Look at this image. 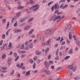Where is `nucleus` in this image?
<instances>
[{"instance_id":"39448f33","label":"nucleus","mask_w":80,"mask_h":80,"mask_svg":"<svg viewBox=\"0 0 80 80\" xmlns=\"http://www.w3.org/2000/svg\"><path fill=\"white\" fill-rule=\"evenodd\" d=\"M50 43H52V40L51 39H49L46 42V45H49Z\"/></svg>"},{"instance_id":"680f3d73","label":"nucleus","mask_w":80,"mask_h":80,"mask_svg":"<svg viewBox=\"0 0 80 80\" xmlns=\"http://www.w3.org/2000/svg\"><path fill=\"white\" fill-rule=\"evenodd\" d=\"M18 78H20V73H18Z\"/></svg>"},{"instance_id":"0e129e2a","label":"nucleus","mask_w":80,"mask_h":80,"mask_svg":"<svg viewBox=\"0 0 80 80\" xmlns=\"http://www.w3.org/2000/svg\"><path fill=\"white\" fill-rule=\"evenodd\" d=\"M69 7H71V8H73V7H74V5H70Z\"/></svg>"},{"instance_id":"a211bd4d","label":"nucleus","mask_w":80,"mask_h":80,"mask_svg":"<svg viewBox=\"0 0 80 80\" xmlns=\"http://www.w3.org/2000/svg\"><path fill=\"white\" fill-rule=\"evenodd\" d=\"M34 30L33 29H31L30 31H29L28 32V35H31L32 33H33V32Z\"/></svg>"},{"instance_id":"603ef678","label":"nucleus","mask_w":80,"mask_h":80,"mask_svg":"<svg viewBox=\"0 0 80 80\" xmlns=\"http://www.w3.org/2000/svg\"><path fill=\"white\" fill-rule=\"evenodd\" d=\"M58 51H59L58 49H57V50L56 53V55H57V54H58Z\"/></svg>"},{"instance_id":"4be33fe9","label":"nucleus","mask_w":80,"mask_h":80,"mask_svg":"<svg viewBox=\"0 0 80 80\" xmlns=\"http://www.w3.org/2000/svg\"><path fill=\"white\" fill-rule=\"evenodd\" d=\"M21 15V12H18L16 16L17 17H18Z\"/></svg>"},{"instance_id":"bb28decb","label":"nucleus","mask_w":80,"mask_h":80,"mask_svg":"<svg viewBox=\"0 0 80 80\" xmlns=\"http://www.w3.org/2000/svg\"><path fill=\"white\" fill-rule=\"evenodd\" d=\"M74 79L75 80H79L80 79V76L79 77H76L74 78Z\"/></svg>"},{"instance_id":"338daca9","label":"nucleus","mask_w":80,"mask_h":80,"mask_svg":"<svg viewBox=\"0 0 80 80\" xmlns=\"http://www.w3.org/2000/svg\"><path fill=\"white\" fill-rule=\"evenodd\" d=\"M33 59H34V61H35V60H36V59H37V57H34V58Z\"/></svg>"},{"instance_id":"5fc2aeb1","label":"nucleus","mask_w":80,"mask_h":80,"mask_svg":"<svg viewBox=\"0 0 80 80\" xmlns=\"http://www.w3.org/2000/svg\"><path fill=\"white\" fill-rule=\"evenodd\" d=\"M15 18H13L12 19V20H11V22H12V23H13V20H15Z\"/></svg>"},{"instance_id":"9d476101","label":"nucleus","mask_w":80,"mask_h":80,"mask_svg":"<svg viewBox=\"0 0 80 80\" xmlns=\"http://www.w3.org/2000/svg\"><path fill=\"white\" fill-rule=\"evenodd\" d=\"M6 58V54H3L1 57V58L2 60H5Z\"/></svg>"},{"instance_id":"f3484780","label":"nucleus","mask_w":80,"mask_h":80,"mask_svg":"<svg viewBox=\"0 0 80 80\" xmlns=\"http://www.w3.org/2000/svg\"><path fill=\"white\" fill-rule=\"evenodd\" d=\"M68 68H70V69H72L74 67V66L72 65H69L68 66Z\"/></svg>"},{"instance_id":"7c9ffc66","label":"nucleus","mask_w":80,"mask_h":80,"mask_svg":"<svg viewBox=\"0 0 80 80\" xmlns=\"http://www.w3.org/2000/svg\"><path fill=\"white\" fill-rule=\"evenodd\" d=\"M75 65L74 66V67L72 68V71L73 72H75L76 70V67H75Z\"/></svg>"},{"instance_id":"69168bd1","label":"nucleus","mask_w":80,"mask_h":80,"mask_svg":"<svg viewBox=\"0 0 80 80\" xmlns=\"http://www.w3.org/2000/svg\"><path fill=\"white\" fill-rule=\"evenodd\" d=\"M35 36L34 34H32V38H35Z\"/></svg>"},{"instance_id":"f03ea898","label":"nucleus","mask_w":80,"mask_h":80,"mask_svg":"<svg viewBox=\"0 0 80 80\" xmlns=\"http://www.w3.org/2000/svg\"><path fill=\"white\" fill-rule=\"evenodd\" d=\"M53 32H54L53 29H51L50 30L49 29H48L46 32V33L48 34V35H50V34L52 33Z\"/></svg>"},{"instance_id":"864d4df0","label":"nucleus","mask_w":80,"mask_h":80,"mask_svg":"<svg viewBox=\"0 0 80 80\" xmlns=\"http://www.w3.org/2000/svg\"><path fill=\"white\" fill-rule=\"evenodd\" d=\"M54 6H53L52 8H51V9H52V11H53L54 10Z\"/></svg>"},{"instance_id":"f704fd0d","label":"nucleus","mask_w":80,"mask_h":80,"mask_svg":"<svg viewBox=\"0 0 80 80\" xmlns=\"http://www.w3.org/2000/svg\"><path fill=\"white\" fill-rule=\"evenodd\" d=\"M6 36L5 34H3L2 36V39H5V38Z\"/></svg>"},{"instance_id":"79ce46f5","label":"nucleus","mask_w":80,"mask_h":80,"mask_svg":"<svg viewBox=\"0 0 80 80\" xmlns=\"http://www.w3.org/2000/svg\"><path fill=\"white\" fill-rule=\"evenodd\" d=\"M14 55L15 57H17V53L16 52H14Z\"/></svg>"},{"instance_id":"de8ad7c7","label":"nucleus","mask_w":80,"mask_h":80,"mask_svg":"<svg viewBox=\"0 0 80 80\" xmlns=\"http://www.w3.org/2000/svg\"><path fill=\"white\" fill-rule=\"evenodd\" d=\"M55 60H58V59H59V56H57L55 58Z\"/></svg>"},{"instance_id":"e433bc0d","label":"nucleus","mask_w":80,"mask_h":80,"mask_svg":"<svg viewBox=\"0 0 80 80\" xmlns=\"http://www.w3.org/2000/svg\"><path fill=\"white\" fill-rule=\"evenodd\" d=\"M49 49H50V48H47L46 50H45V52H46V53H47V51H48V50H49Z\"/></svg>"},{"instance_id":"58836bf2","label":"nucleus","mask_w":80,"mask_h":80,"mask_svg":"<svg viewBox=\"0 0 80 80\" xmlns=\"http://www.w3.org/2000/svg\"><path fill=\"white\" fill-rule=\"evenodd\" d=\"M18 52H21V53H25L26 52V51H21V50H19Z\"/></svg>"},{"instance_id":"ea45409f","label":"nucleus","mask_w":80,"mask_h":80,"mask_svg":"<svg viewBox=\"0 0 80 80\" xmlns=\"http://www.w3.org/2000/svg\"><path fill=\"white\" fill-rule=\"evenodd\" d=\"M29 62H30L31 63H33V61L32 59H30L29 60Z\"/></svg>"},{"instance_id":"e2e57ef3","label":"nucleus","mask_w":80,"mask_h":80,"mask_svg":"<svg viewBox=\"0 0 80 80\" xmlns=\"http://www.w3.org/2000/svg\"><path fill=\"white\" fill-rule=\"evenodd\" d=\"M40 62H41V60H40V59H38L37 61L38 63H39Z\"/></svg>"},{"instance_id":"1a4fd4ad","label":"nucleus","mask_w":80,"mask_h":80,"mask_svg":"<svg viewBox=\"0 0 80 80\" xmlns=\"http://www.w3.org/2000/svg\"><path fill=\"white\" fill-rule=\"evenodd\" d=\"M42 53V52L40 51H36L35 52V54L36 55H41Z\"/></svg>"},{"instance_id":"a19ab883","label":"nucleus","mask_w":80,"mask_h":80,"mask_svg":"<svg viewBox=\"0 0 80 80\" xmlns=\"http://www.w3.org/2000/svg\"><path fill=\"white\" fill-rule=\"evenodd\" d=\"M67 7H68V5L67 4L62 8V9H64V8H65Z\"/></svg>"},{"instance_id":"423d86ee","label":"nucleus","mask_w":80,"mask_h":80,"mask_svg":"<svg viewBox=\"0 0 80 80\" xmlns=\"http://www.w3.org/2000/svg\"><path fill=\"white\" fill-rule=\"evenodd\" d=\"M39 41L41 43H42L43 42V36L41 35L39 38Z\"/></svg>"},{"instance_id":"8fccbe9b","label":"nucleus","mask_w":80,"mask_h":80,"mask_svg":"<svg viewBox=\"0 0 80 80\" xmlns=\"http://www.w3.org/2000/svg\"><path fill=\"white\" fill-rule=\"evenodd\" d=\"M63 5H64V3L62 4L60 6V8H62V7H63Z\"/></svg>"},{"instance_id":"f8f14e48","label":"nucleus","mask_w":80,"mask_h":80,"mask_svg":"<svg viewBox=\"0 0 80 80\" xmlns=\"http://www.w3.org/2000/svg\"><path fill=\"white\" fill-rule=\"evenodd\" d=\"M30 71H29L26 72L25 74V76L26 77H27V76H28V75H30Z\"/></svg>"},{"instance_id":"72a5a7b5","label":"nucleus","mask_w":80,"mask_h":80,"mask_svg":"<svg viewBox=\"0 0 80 80\" xmlns=\"http://www.w3.org/2000/svg\"><path fill=\"white\" fill-rule=\"evenodd\" d=\"M73 53V49H71L69 51V54H71V53Z\"/></svg>"},{"instance_id":"0eeeda50","label":"nucleus","mask_w":80,"mask_h":80,"mask_svg":"<svg viewBox=\"0 0 80 80\" xmlns=\"http://www.w3.org/2000/svg\"><path fill=\"white\" fill-rule=\"evenodd\" d=\"M44 64L46 67L47 69H48V68H49V64L48 63V62L47 61H46L44 62Z\"/></svg>"},{"instance_id":"3c124183","label":"nucleus","mask_w":80,"mask_h":80,"mask_svg":"<svg viewBox=\"0 0 80 80\" xmlns=\"http://www.w3.org/2000/svg\"><path fill=\"white\" fill-rule=\"evenodd\" d=\"M62 41H63V37H62L60 40V42H62Z\"/></svg>"},{"instance_id":"052dcab7","label":"nucleus","mask_w":80,"mask_h":80,"mask_svg":"<svg viewBox=\"0 0 80 80\" xmlns=\"http://www.w3.org/2000/svg\"><path fill=\"white\" fill-rule=\"evenodd\" d=\"M46 2H47V1H46V0H43L42 2V3H46Z\"/></svg>"},{"instance_id":"6e6552de","label":"nucleus","mask_w":80,"mask_h":80,"mask_svg":"<svg viewBox=\"0 0 80 80\" xmlns=\"http://www.w3.org/2000/svg\"><path fill=\"white\" fill-rule=\"evenodd\" d=\"M58 3H56L54 5V8L55 10H57V9H59V8H60V6H58Z\"/></svg>"},{"instance_id":"4468645a","label":"nucleus","mask_w":80,"mask_h":80,"mask_svg":"<svg viewBox=\"0 0 80 80\" xmlns=\"http://www.w3.org/2000/svg\"><path fill=\"white\" fill-rule=\"evenodd\" d=\"M18 21L19 22L22 23V22H24V19H22V18H20L19 19Z\"/></svg>"},{"instance_id":"473e14b6","label":"nucleus","mask_w":80,"mask_h":80,"mask_svg":"<svg viewBox=\"0 0 80 80\" xmlns=\"http://www.w3.org/2000/svg\"><path fill=\"white\" fill-rule=\"evenodd\" d=\"M24 47H25V45H24V44H22L21 45V49H23V48Z\"/></svg>"},{"instance_id":"6e6d98bb","label":"nucleus","mask_w":80,"mask_h":80,"mask_svg":"<svg viewBox=\"0 0 80 80\" xmlns=\"http://www.w3.org/2000/svg\"><path fill=\"white\" fill-rule=\"evenodd\" d=\"M25 50H28V46H26V47H25Z\"/></svg>"},{"instance_id":"b1692460","label":"nucleus","mask_w":80,"mask_h":80,"mask_svg":"<svg viewBox=\"0 0 80 80\" xmlns=\"http://www.w3.org/2000/svg\"><path fill=\"white\" fill-rule=\"evenodd\" d=\"M70 56H67L64 58V60H67L68 59V58H70Z\"/></svg>"},{"instance_id":"dca6fc26","label":"nucleus","mask_w":80,"mask_h":80,"mask_svg":"<svg viewBox=\"0 0 80 80\" xmlns=\"http://www.w3.org/2000/svg\"><path fill=\"white\" fill-rule=\"evenodd\" d=\"M72 25L71 24H70L67 26V28H68V29H70L71 28H72Z\"/></svg>"},{"instance_id":"ddd939ff","label":"nucleus","mask_w":80,"mask_h":80,"mask_svg":"<svg viewBox=\"0 0 80 80\" xmlns=\"http://www.w3.org/2000/svg\"><path fill=\"white\" fill-rule=\"evenodd\" d=\"M11 58H9L8 59L7 61V63L9 65H10V63H11Z\"/></svg>"},{"instance_id":"6ab92c4d","label":"nucleus","mask_w":80,"mask_h":80,"mask_svg":"<svg viewBox=\"0 0 80 80\" xmlns=\"http://www.w3.org/2000/svg\"><path fill=\"white\" fill-rule=\"evenodd\" d=\"M33 19H34V18H31L29 19L28 21V23H30V22H32V20H33Z\"/></svg>"},{"instance_id":"2f4dec72","label":"nucleus","mask_w":80,"mask_h":80,"mask_svg":"<svg viewBox=\"0 0 80 80\" xmlns=\"http://www.w3.org/2000/svg\"><path fill=\"white\" fill-rule=\"evenodd\" d=\"M18 23V22L17 21H16L15 23L14 24V25H13L14 27H17V26Z\"/></svg>"},{"instance_id":"bf43d9fd","label":"nucleus","mask_w":80,"mask_h":80,"mask_svg":"<svg viewBox=\"0 0 80 80\" xmlns=\"http://www.w3.org/2000/svg\"><path fill=\"white\" fill-rule=\"evenodd\" d=\"M9 25H10V23L8 21V23L7 24V27H9Z\"/></svg>"},{"instance_id":"49530a36","label":"nucleus","mask_w":80,"mask_h":80,"mask_svg":"<svg viewBox=\"0 0 80 80\" xmlns=\"http://www.w3.org/2000/svg\"><path fill=\"white\" fill-rule=\"evenodd\" d=\"M60 40V37H59L58 38L56 39L57 41H59Z\"/></svg>"},{"instance_id":"c756f323","label":"nucleus","mask_w":80,"mask_h":80,"mask_svg":"<svg viewBox=\"0 0 80 80\" xmlns=\"http://www.w3.org/2000/svg\"><path fill=\"white\" fill-rule=\"evenodd\" d=\"M54 78V77H53V76H52L50 77L49 79L48 80H53V79Z\"/></svg>"},{"instance_id":"5701e85b","label":"nucleus","mask_w":80,"mask_h":80,"mask_svg":"<svg viewBox=\"0 0 80 80\" xmlns=\"http://www.w3.org/2000/svg\"><path fill=\"white\" fill-rule=\"evenodd\" d=\"M7 21V19L5 18H3L2 19V22L5 23Z\"/></svg>"},{"instance_id":"774afa93","label":"nucleus","mask_w":80,"mask_h":80,"mask_svg":"<svg viewBox=\"0 0 80 80\" xmlns=\"http://www.w3.org/2000/svg\"><path fill=\"white\" fill-rule=\"evenodd\" d=\"M67 43L68 44H69V43H70V41H69L68 39L67 40Z\"/></svg>"},{"instance_id":"9b49d317","label":"nucleus","mask_w":80,"mask_h":80,"mask_svg":"<svg viewBox=\"0 0 80 80\" xmlns=\"http://www.w3.org/2000/svg\"><path fill=\"white\" fill-rule=\"evenodd\" d=\"M22 32V30L21 29H19L17 30H15L14 31V33H17L19 32Z\"/></svg>"},{"instance_id":"2eb2a0df","label":"nucleus","mask_w":80,"mask_h":80,"mask_svg":"<svg viewBox=\"0 0 80 80\" xmlns=\"http://www.w3.org/2000/svg\"><path fill=\"white\" fill-rule=\"evenodd\" d=\"M44 72H45L47 75H50V72L48 70H45Z\"/></svg>"},{"instance_id":"4c0bfd02","label":"nucleus","mask_w":80,"mask_h":80,"mask_svg":"<svg viewBox=\"0 0 80 80\" xmlns=\"http://www.w3.org/2000/svg\"><path fill=\"white\" fill-rule=\"evenodd\" d=\"M30 9H28L26 10V12H27L28 13H29L30 11Z\"/></svg>"},{"instance_id":"cd10ccee","label":"nucleus","mask_w":80,"mask_h":80,"mask_svg":"<svg viewBox=\"0 0 80 80\" xmlns=\"http://www.w3.org/2000/svg\"><path fill=\"white\" fill-rule=\"evenodd\" d=\"M29 48H33V43H32L29 45Z\"/></svg>"},{"instance_id":"09e8293b","label":"nucleus","mask_w":80,"mask_h":80,"mask_svg":"<svg viewBox=\"0 0 80 80\" xmlns=\"http://www.w3.org/2000/svg\"><path fill=\"white\" fill-rule=\"evenodd\" d=\"M33 1H30V2L29 3L30 4H33Z\"/></svg>"},{"instance_id":"c03bdc74","label":"nucleus","mask_w":80,"mask_h":80,"mask_svg":"<svg viewBox=\"0 0 80 80\" xmlns=\"http://www.w3.org/2000/svg\"><path fill=\"white\" fill-rule=\"evenodd\" d=\"M18 58H19V56H17V58L15 60V61H17Z\"/></svg>"},{"instance_id":"aec40b11","label":"nucleus","mask_w":80,"mask_h":80,"mask_svg":"<svg viewBox=\"0 0 80 80\" xmlns=\"http://www.w3.org/2000/svg\"><path fill=\"white\" fill-rule=\"evenodd\" d=\"M12 43L11 42H9L8 47L9 48H12Z\"/></svg>"},{"instance_id":"412c9836","label":"nucleus","mask_w":80,"mask_h":80,"mask_svg":"<svg viewBox=\"0 0 80 80\" xmlns=\"http://www.w3.org/2000/svg\"><path fill=\"white\" fill-rule=\"evenodd\" d=\"M68 73L69 76H72V73L70 71H68Z\"/></svg>"},{"instance_id":"a18cd8bd","label":"nucleus","mask_w":80,"mask_h":80,"mask_svg":"<svg viewBox=\"0 0 80 80\" xmlns=\"http://www.w3.org/2000/svg\"><path fill=\"white\" fill-rule=\"evenodd\" d=\"M53 2H49L48 4V5H51L52 3H53Z\"/></svg>"},{"instance_id":"c9c22d12","label":"nucleus","mask_w":80,"mask_h":80,"mask_svg":"<svg viewBox=\"0 0 80 80\" xmlns=\"http://www.w3.org/2000/svg\"><path fill=\"white\" fill-rule=\"evenodd\" d=\"M3 40H1L0 42V45H2V44H3Z\"/></svg>"},{"instance_id":"393cba45","label":"nucleus","mask_w":80,"mask_h":80,"mask_svg":"<svg viewBox=\"0 0 80 80\" xmlns=\"http://www.w3.org/2000/svg\"><path fill=\"white\" fill-rule=\"evenodd\" d=\"M24 8V7H22L21 6H19L18 8L17 9L20 10V9H22V8Z\"/></svg>"},{"instance_id":"37998d69","label":"nucleus","mask_w":80,"mask_h":80,"mask_svg":"<svg viewBox=\"0 0 80 80\" xmlns=\"http://www.w3.org/2000/svg\"><path fill=\"white\" fill-rule=\"evenodd\" d=\"M26 56V55H25V54L22 55H21V58H24V57H25Z\"/></svg>"},{"instance_id":"a878e982","label":"nucleus","mask_w":80,"mask_h":80,"mask_svg":"<svg viewBox=\"0 0 80 80\" xmlns=\"http://www.w3.org/2000/svg\"><path fill=\"white\" fill-rule=\"evenodd\" d=\"M1 68L2 69V70H5L7 69V67H2Z\"/></svg>"},{"instance_id":"20e7f679","label":"nucleus","mask_w":80,"mask_h":80,"mask_svg":"<svg viewBox=\"0 0 80 80\" xmlns=\"http://www.w3.org/2000/svg\"><path fill=\"white\" fill-rule=\"evenodd\" d=\"M31 27H32V26L31 25L27 26L24 28V31H27V30H28V29H30V28H31Z\"/></svg>"},{"instance_id":"4d7b16f0","label":"nucleus","mask_w":80,"mask_h":80,"mask_svg":"<svg viewBox=\"0 0 80 80\" xmlns=\"http://www.w3.org/2000/svg\"><path fill=\"white\" fill-rule=\"evenodd\" d=\"M36 65V64H35V62H34V64L33 65V68H35V66Z\"/></svg>"},{"instance_id":"13d9d810","label":"nucleus","mask_w":80,"mask_h":80,"mask_svg":"<svg viewBox=\"0 0 80 80\" xmlns=\"http://www.w3.org/2000/svg\"><path fill=\"white\" fill-rule=\"evenodd\" d=\"M50 58H51V55L49 54L48 56V60L50 59Z\"/></svg>"},{"instance_id":"7ed1b4c3","label":"nucleus","mask_w":80,"mask_h":80,"mask_svg":"<svg viewBox=\"0 0 80 80\" xmlns=\"http://www.w3.org/2000/svg\"><path fill=\"white\" fill-rule=\"evenodd\" d=\"M38 4H37L35 6H33V8H35V7H36L33 9V11L34 12H36V11H37V10H38V9L40 7L39 6H38Z\"/></svg>"},{"instance_id":"c85d7f7f","label":"nucleus","mask_w":80,"mask_h":80,"mask_svg":"<svg viewBox=\"0 0 80 80\" xmlns=\"http://www.w3.org/2000/svg\"><path fill=\"white\" fill-rule=\"evenodd\" d=\"M14 72H15V71H14V70H12V72H11L10 73V75H12L14 73Z\"/></svg>"},{"instance_id":"f257e3e1","label":"nucleus","mask_w":80,"mask_h":80,"mask_svg":"<svg viewBox=\"0 0 80 80\" xmlns=\"http://www.w3.org/2000/svg\"><path fill=\"white\" fill-rule=\"evenodd\" d=\"M56 16L57 15H56V14H55L53 15L52 17V18L50 20L52 21V20H53V22H55V21H56L57 19H59V18H61V16H60L58 15L56 17Z\"/></svg>"}]
</instances>
